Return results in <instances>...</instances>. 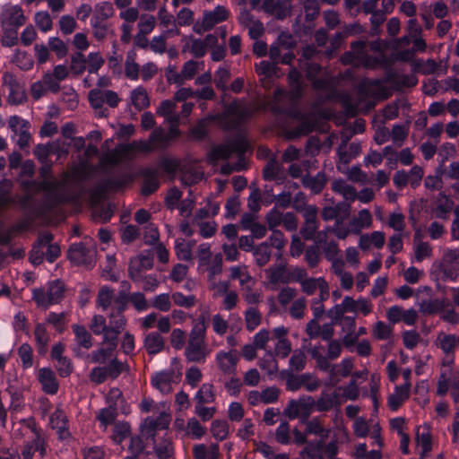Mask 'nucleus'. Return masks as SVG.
<instances>
[{"label": "nucleus", "mask_w": 459, "mask_h": 459, "mask_svg": "<svg viewBox=\"0 0 459 459\" xmlns=\"http://www.w3.org/2000/svg\"><path fill=\"white\" fill-rule=\"evenodd\" d=\"M440 271L445 280L455 281L459 276V249H446L444 252Z\"/></svg>", "instance_id": "obj_13"}, {"label": "nucleus", "mask_w": 459, "mask_h": 459, "mask_svg": "<svg viewBox=\"0 0 459 459\" xmlns=\"http://www.w3.org/2000/svg\"><path fill=\"white\" fill-rule=\"evenodd\" d=\"M337 394L335 393L322 392L316 401H315L314 407L319 412L330 411L336 405Z\"/></svg>", "instance_id": "obj_47"}, {"label": "nucleus", "mask_w": 459, "mask_h": 459, "mask_svg": "<svg viewBox=\"0 0 459 459\" xmlns=\"http://www.w3.org/2000/svg\"><path fill=\"white\" fill-rule=\"evenodd\" d=\"M115 14V9L110 2L103 1L96 4L91 18V25L110 24L108 19Z\"/></svg>", "instance_id": "obj_25"}, {"label": "nucleus", "mask_w": 459, "mask_h": 459, "mask_svg": "<svg viewBox=\"0 0 459 459\" xmlns=\"http://www.w3.org/2000/svg\"><path fill=\"white\" fill-rule=\"evenodd\" d=\"M248 149V143L245 138L238 136L225 144H221L214 147L211 153L210 158L213 161L219 160H227L233 153L238 154L239 157L244 155Z\"/></svg>", "instance_id": "obj_9"}, {"label": "nucleus", "mask_w": 459, "mask_h": 459, "mask_svg": "<svg viewBox=\"0 0 459 459\" xmlns=\"http://www.w3.org/2000/svg\"><path fill=\"white\" fill-rule=\"evenodd\" d=\"M263 177L267 181L282 182L286 176L283 166L275 158H271L263 169Z\"/></svg>", "instance_id": "obj_30"}, {"label": "nucleus", "mask_w": 459, "mask_h": 459, "mask_svg": "<svg viewBox=\"0 0 459 459\" xmlns=\"http://www.w3.org/2000/svg\"><path fill=\"white\" fill-rule=\"evenodd\" d=\"M372 224V216L368 209L359 212L358 215L350 221L351 233L359 234L363 229L369 228Z\"/></svg>", "instance_id": "obj_35"}, {"label": "nucleus", "mask_w": 459, "mask_h": 459, "mask_svg": "<svg viewBox=\"0 0 459 459\" xmlns=\"http://www.w3.org/2000/svg\"><path fill=\"white\" fill-rule=\"evenodd\" d=\"M72 328L74 333V341L76 342V347L74 348V351L78 353L80 349H91L93 345V338L86 327L82 325H73Z\"/></svg>", "instance_id": "obj_29"}, {"label": "nucleus", "mask_w": 459, "mask_h": 459, "mask_svg": "<svg viewBox=\"0 0 459 459\" xmlns=\"http://www.w3.org/2000/svg\"><path fill=\"white\" fill-rule=\"evenodd\" d=\"M117 296H115V290L108 287L103 286L100 289L96 299V304L101 307L103 311H106L112 304L115 303Z\"/></svg>", "instance_id": "obj_48"}, {"label": "nucleus", "mask_w": 459, "mask_h": 459, "mask_svg": "<svg viewBox=\"0 0 459 459\" xmlns=\"http://www.w3.org/2000/svg\"><path fill=\"white\" fill-rule=\"evenodd\" d=\"M194 459H220V446L217 443L210 446L196 444L192 449Z\"/></svg>", "instance_id": "obj_33"}, {"label": "nucleus", "mask_w": 459, "mask_h": 459, "mask_svg": "<svg viewBox=\"0 0 459 459\" xmlns=\"http://www.w3.org/2000/svg\"><path fill=\"white\" fill-rule=\"evenodd\" d=\"M454 201L449 198L446 194L439 193L435 201V204L432 208V213L437 219L447 221L450 212L455 209Z\"/></svg>", "instance_id": "obj_26"}, {"label": "nucleus", "mask_w": 459, "mask_h": 459, "mask_svg": "<svg viewBox=\"0 0 459 459\" xmlns=\"http://www.w3.org/2000/svg\"><path fill=\"white\" fill-rule=\"evenodd\" d=\"M416 441L418 446L421 447L420 455V459H422L431 451L432 448L431 435L426 425L417 429Z\"/></svg>", "instance_id": "obj_39"}, {"label": "nucleus", "mask_w": 459, "mask_h": 459, "mask_svg": "<svg viewBox=\"0 0 459 459\" xmlns=\"http://www.w3.org/2000/svg\"><path fill=\"white\" fill-rule=\"evenodd\" d=\"M2 35L0 42L3 47L11 48L18 44V30L17 28L1 27Z\"/></svg>", "instance_id": "obj_62"}, {"label": "nucleus", "mask_w": 459, "mask_h": 459, "mask_svg": "<svg viewBox=\"0 0 459 459\" xmlns=\"http://www.w3.org/2000/svg\"><path fill=\"white\" fill-rule=\"evenodd\" d=\"M131 180L128 174H121L117 177H109L104 179L100 186L103 190H117L126 186Z\"/></svg>", "instance_id": "obj_55"}, {"label": "nucleus", "mask_w": 459, "mask_h": 459, "mask_svg": "<svg viewBox=\"0 0 459 459\" xmlns=\"http://www.w3.org/2000/svg\"><path fill=\"white\" fill-rule=\"evenodd\" d=\"M117 416V408L114 406H108L103 408L97 413V419L100 423V426L106 429L108 425L115 423V420Z\"/></svg>", "instance_id": "obj_60"}, {"label": "nucleus", "mask_w": 459, "mask_h": 459, "mask_svg": "<svg viewBox=\"0 0 459 459\" xmlns=\"http://www.w3.org/2000/svg\"><path fill=\"white\" fill-rule=\"evenodd\" d=\"M333 192L342 195L346 200L354 201L357 198L356 188L345 180L336 179L332 183Z\"/></svg>", "instance_id": "obj_44"}, {"label": "nucleus", "mask_w": 459, "mask_h": 459, "mask_svg": "<svg viewBox=\"0 0 459 459\" xmlns=\"http://www.w3.org/2000/svg\"><path fill=\"white\" fill-rule=\"evenodd\" d=\"M128 295L126 291H120L115 299V307L108 313V333L106 337L118 340V335L126 325V319L124 312L127 307Z\"/></svg>", "instance_id": "obj_4"}, {"label": "nucleus", "mask_w": 459, "mask_h": 459, "mask_svg": "<svg viewBox=\"0 0 459 459\" xmlns=\"http://www.w3.org/2000/svg\"><path fill=\"white\" fill-rule=\"evenodd\" d=\"M12 61L23 71H28L33 66V60L31 56L26 51H22L20 49L15 50Z\"/></svg>", "instance_id": "obj_63"}, {"label": "nucleus", "mask_w": 459, "mask_h": 459, "mask_svg": "<svg viewBox=\"0 0 459 459\" xmlns=\"http://www.w3.org/2000/svg\"><path fill=\"white\" fill-rule=\"evenodd\" d=\"M210 321V312L208 308H204L201 311L197 318L192 321V329L190 333L196 334L206 335L208 324Z\"/></svg>", "instance_id": "obj_50"}, {"label": "nucleus", "mask_w": 459, "mask_h": 459, "mask_svg": "<svg viewBox=\"0 0 459 459\" xmlns=\"http://www.w3.org/2000/svg\"><path fill=\"white\" fill-rule=\"evenodd\" d=\"M144 180L142 186V194L143 195H150L153 194L160 186L158 177L153 170H146L143 173Z\"/></svg>", "instance_id": "obj_54"}, {"label": "nucleus", "mask_w": 459, "mask_h": 459, "mask_svg": "<svg viewBox=\"0 0 459 459\" xmlns=\"http://www.w3.org/2000/svg\"><path fill=\"white\" fill-rule=\"evenodd\" d=\"M38 380L46 394L53 395L57 393L59 384L54 371L49 368H42L39 370Z\"/></svg>", "instance_id": "obj_27"}, {"label": "nucleus", "mask_w": 459, "mask_h": 459, "mask_svg": "<svg viewBox=\"0 0 459 459\" xmlns=\"http://www.w3.org/2000/svg\"><path fill=\"white\" fill-rule=\"evenodd\" d=\"M315 399L310 395H302L299 399H291L283 410V415L290 420L308 418L314 407Z\"/></svg>", "instance_id": "obj_11"}, {"label": "nucleus", "mask_w": 459, "mask_h": 459, "mask_svg": "<svg viewBox=\"0 0 459 459\" xmlns=\"http://www.w3.org/2000/svg\"><path fill=\"white\" fill-rule=\"evenodd\" d=\"M13 182L8 178L0 180V209L6 208L16 203V198L13 195Z\"/></svg>", "instance_id": "obj_34"}, {"label": "nucleus", "mask_w": 459, "mask_h": 459, "mask_svg": "<svg viewBox=\"0 0 459 459\" xmlns=\"http://www.w3.org/2000/svg\"><path fill=\"white\" fill-rule=\"evenodd\" d=\"M143 347L149 355H156L165 348V339L159 332H151L144 336Z\"/></svg>", "instance_id": "obj_32"}, {"label": "nucleus", "mask_w": 459, "mask_h": 459, "mask_svg": "<svg viewBox=\"0 0 459 459\" xmlns=\"http://www.w3.org/2000/svg\"><path fill=\"white\" fill-rule=\"evenodd\" d=\"M300 70L305 73L306 78L311 82L312 87L318 91H330L334 86V78L327 74H322L323 67L317 62H308L299 65Z\"/></svg>", "instance_id": "obj_6"}, {"label": "nucleus", "mask_w": 459, "mask_h": 459, "mask_svg": "<svg viewBox=\"0 0 459 459\" xmlns=\"http://www.w3.org/2000/svg\"><path fill=\"white\" fill-rule=\"evenodd\" d=\"M95 250L91 247L86 246L84 243H74L70 246L68 250V259L75 265H87L91 266Z\"/></svg>", "instance_id": "obj_15"}, {"label": "nucleus", "mask_w": 459, "mask_h": 459, "mask_svg": "<svg viewBox=\"0 0 459 459\" xmlns=\"http://www.w3.org/2000/svg\"><path fill=\"white\" fill-rule=\"evenodd\" d=\"M265 273L272 284L289 283L290 272L286 270L285 265L279 264L270 266L265 270Z\"/></svg>", "instance_id": "obj_38"}, {"label": "nucleus", "mask_w": 459, "mask_h": 459, "mask_svg": "<svg viewBox=\"0 0 459 459\" xmlns=\"http://www.w3.org/2000/svg\"><path fill=\"white\" fill-rule=\"evenodd\" d=\"M117 340L103 336L100 346L91 352V362L100 365L108 362L107 365L95 367L91 370L89 378L92 383L100 385L108 378L117 379L121 373L129 371L128 364L117 359Z\"/></svg>", "instance_id": "obj_1"}, {"label": "nucleus", "mask_w": 459, "mask_h": 459, "mask_svg": "<svg viewBox=\"0 0 459 459\" xmlns=\"http://www.w3.org/2000/svg\"><path fill=\"white\" fill-rule=\"evenodd\" d=\"M228 17V10L222 5H218L212 11L205 12L204 13L201 28L204 31H208L216 24L226 21Z\"/></svg>", "instance_id": "obj_24"}, {"label": "nucleus", "mask_w": 459, "mask_h": 459, "mask_svg": "<svg viewBox=\"0 0 459 459\" xmlns=\"http://www.w3.org/2000/svg\"><path fill=\"white\" fill-rule=\"evenodd\" d=\"M152 266L153 257L152 254L143 252L130 260L128 275L133 281L139 283L142 281V273L152 269Z\"/></svg>", "instance_id": "obj_16"}, {"label": "nucleus", "mask_w": 459, "mask_h": 459, "mask_svg": "<svg viewBox=\"0 0 459 459\" xmlns=\"http://www.w3.org/2000/svg\"><path fill=\"white\" fill-rule=\"evenodd\" d=\"M288 82L290 90L286 91L283 89L274 91L273 99L270 103L271 110L274 114H287L288 109L281 105L283 100L289 98L290 100H297L303 93L302 75L297 67H292L288 74Z\"/></svg>", "instance_id": "obj_3"}, {"label": "nucleus", "mask_w": 459, "mask_h": 459, "mask_svg": "<svg viewBox=\"0 0 459 459\" xmlns=\"http://www.w3.org/2000/svg\"><path fill=\"white\" fill-rule=\"evenodd\" d=\"M60 82L51 74L46 72L41 80L33 82L30 86V93L33 100H38L48 92L57 93L60 91Z\"/></svg>", "instance_id": "obj_14"}, {"label": "nucleus", "mask_w": 459, "mask_h": 459, "mask_svg": "<svg viewBox=\"0 0 459 459\" xmlns=\"http://www.w3.org/2000/svg\"><path fill=\"white\" fill-rule=\"evenodd\" d=\"M262 8L264 13L277 20H284L291 14V0H264Z\"/></svg>", "instance_id": "obj_17"}, {"label": "nucleus", "mask_w": 459, "mask_h": 459, "mask_svg": "<svg viewBox=\"0 0 459 459\" xmlns=\"http://www.w3.org/2000/svg\"><path fill=\"white\" fill-rule=\"evenodd\" d=\"M294 117L300 120V123L290 132L292 137L307 135L312 133L316 126V119L307 115L297 113Z\"/></svg>", "instance_id": "obj_31"}, {"label": "nucleus", "mask_w": 459, "mask_h": 459, "mask_svg": "<svg viewBox=\"0 0 459 459\" xmlns=\"http://www.w3.org/2000/svg\"><path fill=\"white\" fill-rule=\"evenodd\" d=\"M328 285V282L323 277L314 278L308 277L305 281L301 282L300 288L303 293L311 296L318 290Z\"/></svg>", "instance_id": "obj_52"}, {"label": "nucleus", "mask_w": 459, "mask_h": 459, "mask_svg": "<svg viewBox=\"0 0 459 459\" xmlns=\"http://www.w3.org/2000/svg\"><path fill=\"white\" fill-rule=\"evenodd\" d=\"M331 432L330 429L325 428L317 418H314L306 424V433L320 437L322 439L327 438Z\"/></svg>", "instance_id": "obj_57"}, {"label": "nucleus", "mask_w": 459, "mask_h": 459, "mask_svg": "<svg viewBox=\"0 0 459 459\" xmlns=\"http://www.w3.org/2000/svg\"><path fill=\"white\" fill-rule=\"evenodd\" d=\"M302 6L306 22H312L319 16L320 4L318 0H304Z\"/></svg>", "instance_id": "obj_58"}, {"label": "nucleus", "mask_w": 459, "mask_h": 459, "mask_svg": "<svg viewBox=\"0 0 459 459\" xmlns=\"http://www.w3.org/2000/svg\"><path fill=\"white\" fill-rule=\"evenodd\" d=\"M271 249L267 242H263L254 247L253 255L255 257V264L259 267L264 266L271 259Z\"/></svg>", "instance_id": "obj_53"}, {"label": "nucleus", "mask_w": 459, "mask_h": 459, "mask_svg": "<svg viewBox=\"0 0 459 459\" xmlns=\"http://www.w3.org/2000/svg\"><path fill=\"white\" fill-rule=\"evenodd\" d=\"M131 435V426L126 421H117L114 423L112 441L119 445Z\"/></svg>", "instance_id": "obj_49"}, {"label": "nucleus", "mask_w": 459, "mask_h": 459, "mask_svg": "<svg viewBox=\"0 0 459 459\" xmlns=\"http://www.w3.org/2000/svg\"><path fill=\"white\" fill-rule=\"evenodd\" d=\"M323 346H314L310 349L309 353L316 360V367L324 372L328 373V381L332 385H337L342 377H347L353 368V359L345 358L338 364H332L325 358L321 352Z\"/></svg>", "instance_id": "obj_2"}, {"label": "nucleus", "mask_w": 459, "mask_h": 459, "mask_svg": "<svg viewBox=\"0 0 459 459\" xmlns=\"http://www.w3.org/2000/svg\"><path fill=\"white\" fill-rule=\"evenodd\" d=\"M230 279L238 280L241 289L247 285H255V279L249 274L245 265L232 266L230 268Z\"/></svg>", "instance_id": "obj_42"}, {"label": "nucleus", "mask_w": 459, "mask_h": 459, "mask_svg": "<svg viewBox=\"0 0 459 459\" xmlns=\"http://www.w3.org/2000/svg\"><path fill=\"white\" fill-rule=\"evenodd\" d=\"M330 296L329 284L323 287L319 290L317 297L311 299L310 308L316 318H321L325 314L324 301L327 300Z\"/></svg>", "instance_id": "obj_41"}, {"label": "nucleus", "mask_w": 459, "mask_h": 459, "mask_svg": "<svg viewBox=\"0 0 459 459\" xmlns=\"http://www.w3.org/2000/svg\"><path fill=\"white\" fill-rule=\"evenodd\" d=\"M288 333V328L283 325L273 329V338L277 341L273 353L282 359L287 358L292 349L291 342L287 338Z\"/></svg>", "instance_id": "obj_20"}, {"label": "nucleus", "mask_w": 459, "mask_h": 459, "mask_svg": "<svg viewBox=\"0 0 459 459\" xmlns=\"http://www.w3.org/2000/svg\"><path fill=\"white\" fill-rule=\"evenodd\" d=\"M302 183L305 187L311 189L314 194H319L326 183V178L324 173L319 172L315 177L305 176L302 178Z\"/></svg>", "instance_id": "obj_51"}, {"label": "nucleus", "mask_w": 459, "mask_h": 459, "mask_svg": "<svg viewBox=\"0 0 459 459\" xmlns=\"http://www.w3.org/2000/svg\"><path fill=\"white\" fill-rule=\"evenodd\" d=\"M63 186L64 183L53 178H48V193L46 195V200L52 207L68 202V196L60 191Z\"/></svg>", "instance_id": "obj_28"}, {"label": "nucleus", "mask_w": 459, "mask_h": 459, "mask_svg": "<svg viewBox=\"0 0 459 459\" xmlns=\"http://www.w3.org/2000/svg\"><path fill=\"white\" fill-rule=\"evenodd\" d=\"M181 373L174 368H166L155 372L151 377V385L162 394H169L173 391V385L179 383Z\"/></svg>", "instance_id": "obj_10"}, {"label": "nucleus", "mask_w": 459, "mask_h": 459, "mask_svg": "<svg viewBox=\"0 0 459 459\" xmlns=\"http://www.w3.org/2000/svg\"><path fill=\"white\" fill-rule=\"evenodd\" d=\"M65 287L59 281L51 282L48 290L35 289L32 291V299L38 306L48 307L56 304L64 298Z\"/></svg>", "instance_id": "obj_8"}, {"label": "nucleus", "mask_w": 459, "mask_h": 459, "mask_svg": "<svg viewBox=\"0 0 459 459\" xmlns=\"http://www.w3.org/2000/svg\"><path fill=\"white\" fill-rule=\"evenodd\" d=\"M131 101L134 107L138 110L147 108L150 101L146 90L142 86L135 88L131 92Z\"/></svg>", "instance_id": "obj_56"}, {"label": "nucleus", "mask_w": 459, "mask_h": 459, "mask_svg": "<svg viewBox=\"0 0 459 459\" xmlns=\"http://www.w3.org/2000/svg\"><path fill=\"white\" fill-rule=\"evenodd\" d=\"M27 18L18 4L4 5L0 12V27L17 28L26 23Z\"/></svg>", "instance_id": "obj_12"}, {"label": "nucleus", "mask_w": 459, "mask_h": 459, "mask_svg": "<svg viewBox=\"0 0 459 459\" xmlns=\"http://www.w3.org/2000/svg\"><path fill=\"white\" fill-rule=\"evenodd\" d=\"M88 100L91 107L99 111L100 117H107L108 110L103 108L104 103H107L110 108H115L118 106L121 99L114 91L92 89L89 91Z\"/></svg>", "instance_id": "obj_7"}, {"label": "nucleus", "mask_w": 459, "mask_h": 459, "mask_svg": "<svg viewBox=\"0 0 459 459\" xmlns=\"http://www.w3.org/2000/svg\"><path fill=\"white\" fill-rule=\"evenodd\" d=\"M211 350L206 342V335L189 333L185 348V358L188 362L204 363Z\"/></svg>", "instance_id": "obj_5"}, {"label": "nucleus", "mask_w": 459, "mask_h": 459, "mask_svg": "<svg viewBox=\"0 0 459 459\" xmlns=\"http://www.w3.org/2000/svg\"><path fill=\"white\" fill-rule=\"evenodd\" d=\"M132 152L131 144H123L103 154L100 159V167L107 171L108 166H116L122 162Z\"/></svg>", "instance_id": "obj_19"}, {"label": "nucleus", "mask_w": 459, "mask_h": 459, "mask_svg": "<svg viewBox=\"0 0 459 459\" xmlns=\"http://www.w3.org/2000/svg\"><path fill=\"white\" fill-rule=\"evenodd\" d=\"M450 306V302L447 299H424L420 302V310L429 315L437 314L442 312L446 307Z\"/></svg>", "instance_id": "obj_40"}, {"label": "nucleus", "mask_w": 459, "mask_h": 459, "mask_svg": "<svg viewBox=\"0 0 459 459\" xmlns=\"http://www.w3.org/2000/svg\"><path fill=\"white\" fill-rule=\"evenodd\" d=\"M288 41H291V36L289 34H281L277 39V42L271 45L269 49V56L273 63H280V59L282 55V48L285 49Z\"/></svg>", "instance_id": "obj_46"}, {"label": "nucleus", "mask_w": 459, "mask_h": 459, "mask_svg": "<svg viewBox=\"0 0 459 459\" xmlns=\"http://www.w3.org/2000/svg\"><path fill=\"white\" fill-rule=\"evenodd\" d=\"M437 345L446 355H454L457 346L456 335L441 333L437 335Z\"/></svg>", "instance_id": "obj_45"}, {"label": "nucleus", "mask_w": 459, "mask_h": 459, "mask_svg": "<svg viewBox=\"0 0 459 459\" xmlns=\"http://www.w3.org/2000/svg\"><path fill=\"white\" fill-rule=\"evenodd\" d=\"M119 233L122 242L128 245L135 241L140 237L141 230L136 225L128 224L121 227Z\"/></svg>", "instance_id": "obj_61"}, {"label": "nucleus", "mask_w": 459, "mask_h": 459, "mask_svg": "<svg viewBox=\"0 0 459 459\" xmlns=\"http://www.w3.org/2000/svg\"><path fill=\"white\" fill-rule=\"evenodd\" d=\"M34 22L42 32H48L53 28V21L47 11L37 12L34 15Z\"/></svg>", "instance_id": "obj_64"}, {"label": "nucleus", "mask_w": 459, "mask_h": 459, "mask_svg": "<svg viewBox=\"0 0 459 459\" xmlns=\"http://www.w3.org/2000/svg\"><path fill=\"white\" fill-rule=\"evenodd\" d=\"M170 415L161 412L158 417H147L141 424V431L147 437L154 439L156 430L168 429L170 422Z\"/></svg>", "instance_id": "obj_18"}, {"label": "nucleus", "mask_w": 459, "mask_h": 459, "mask_svg": "<svg viewBox=\"0 0 459 459\" xmlns=\"http://www.w3.org/2000/svg\"><path fill=\"white\" fill-rule=\"evenodd\" d=\"M323 440L309 441L299 452L301 459H325L323 454Z\"/></svg>", "instance_id": "obj_43"}, {"label": "nucleus", "mask_w": 459, "mask_h": 459, "mask_svg": "<svg viewBox=\"0 0 459 459\" xmlns=\"http://www.w3.org/2000/svg\"><path fill=\"white\" fill-rule=\"evenodd\" d=\"M34 337L38 353L41 356H45L48 352V346L50 341V337L46 326L43 324L36 325L34 329Z\"/></svg>", "instance_id": "obj_37"}, {"label": "nucleus", "mask_w": 459, "mask_h": 459, "mask_svg": "<svg viewBox=\"0 0 459 459\" xmlns=\"http://www.w3.org/2000/svg\"><path fill=\"white\" fill-rule=\"evenodd\" d=\"M49 424L52 429L56 430L59 438L65 439L70 437L68 419L60 406L56 407L50 415Z\"/></svg>", "instance_id": "obj_23"}, {"label": "nucleus", "mask_w": 459, "mask_h": 459, "mask_svg": "<svg viewBox=\"0 0 459 459\" xmlns=\"http://www.w3.org/2000/svg\"><path fill=\"white\" fill-rule=\"evenodd\" d=\"M361 152V145L359 143L353 142L347 146L339 144L337 148L338 162L337 169L342 171L351 161L352 159L357 157Z\"/></svg>", "instance_id": "obj_22"}, {"label": "nucleus", "mask_w": 459, "mask_h": 459, "mask_svg": "<svg viewBox=\"0 0 459 459\" xmlns=\"http://www.w3.org/2000/svg\"><path fill=\"white\" fill-rule=\"evenodd\" d=\"M410 390L408 385H396L394 391L388 397V406L394 411L409 398Z\"/></svg>", "instance_id": "obj_36"}, {"label": "nucleus", "mask_w": 459, "mask_h": 459, "mask_svg": "<svg viewBox=\"0 0 459 459\" xmlns=\"http://www.w3.org/2000/svg\"><path fill=\"white\" fill-rule=\"evenodd\" d=\"M372 335L380 341L391 340L393 337V327L383 321H377L372 329Z\"/></svg>", "instance_id": "obj_59"}, {"label": "nucleus", "mask_w": 459, "mask_h": 459, "mask_svg": "<svg viewBox=\"0 0 459 459\" xmlns=\"http://www.w3.org/2000/svg\"><path fill=\"white\" fill-rule=\"evenodd\" d=\"M215 360L221 371L224 374L231 375L236 372L239 357L236 350L229 351H220L216 354Z\"/></svg>", "instance_id": "obj_21"}]
</instances>
